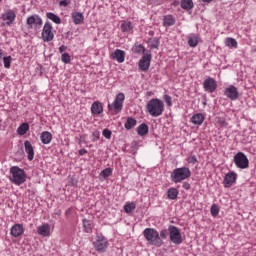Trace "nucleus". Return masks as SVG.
Wrapping results in <instances>:
<instances>
[{"label":"nucleus","mask_w":256,"mask_h":256,"mask_svg":"<svg viewBox=\"0 0 256 256\" xmlns=\"http://www.w3.org/2000/svg\"><path fill=\"white\" fill-rule=\"evenodd\" d=\"M146 111L151 115V117H161L165 111V104L162 100L153 98L148 101Z\"/></svg>","instance_id":"1"},{"label":"nucleus","mask_w":256,"mask_h":256,"mask_svg":"<svg viewBox=\"0 0 256 256\" xmlns=\"http://www.w3.org/2000/svg\"><path fill=\"white\" fill-rule=\"evenodd\" d=\"M9 180L14 185H23L27 181V174L19 166H12L10 168Z\"/></svg>","instance_id":"2"},{"label":"nucleus","mask_w":256,"mask_h":256,"mask_svg":"<svg viewBox=\"0 0 256 256\" xmlns=\"http://www.w3.org/2000/svg\"><path fill=\"white\" fill-rule=\"evenodd\" d=\"M143 235L149 245H154V247H161V245H163V239H161L157 230L146 228L143 231Z\"/></svg>","instance_id":"3"},{"label":"nucleus","mask_w":256,"mask_h":256,"mask_svg":"<svg viewBox=\"0 0 256 256\" xmlns=\"http://www.w3.org/2000/svg\"><path fill=\"white\" fill-rule=\"evenodd\" d=\"M189 177H191V170L187 167L176 168L171 174L173 183H181V181H185V179H189Z\"/></svg>","instance_id":"4"},{"label":"nucleus","mask_w":256,"mask_h":256,"mask_svg":"<svg viewBox=\"0 0 256 256\" xmlns=\"http://www.w3.org/2000/svg\"><path fill=\"white\" fill-rule=\"evenodd\" d=\"M168 235L171 243H174V245H181L183 243V236H181V232L176 226H168Z\"/></svg>","instance_id":"5"},{"label":"nucleus","mask_w":256,"mask_h":256,"mask_svg":"<svg viewBox=\"0 0 256 256\" xmlns=\"http://www.w3.org/2000/svg\"><path fill=\"white\" fill-rule=\"evenodd\" d=\"M55 39V34L53 33V25L51 22H46L42 29V40L44 43H50Z\"/></svg>","instance_id":"6"},{"label":"nucleus","mask_w":256,"mask_h":256,"mask_svg":"<svg viewBox=\"0 0 256 256\" xmlns=\"http://www.w3.org/2000/svg\"><path fill=\"white\" fill-rule=\"evenodd\" d=\"M234 163L238 169H247L249 167V159L243 152H238L234 156Z\"/></svg>","instance_id":"7"},{"label":"nucleus","mask_w":256,"mask_h":256,"mask_svg":"<svg viewBox=\"0 0 256 256\" xmlns=\"http://www.w3.org/2000/svg\"><path fill=\"white\" fill-rule=\"evenodd\" d=\"M123 101H125V94H117L114 103L108 105L109 111H111V109H114L115 113H121V110L123 109Z\"/></svg>","instance_id":"8"},{"label":"nucleus","mask_w":256,"mask_h":256,"mask_svg":"<svg viewBox=\"0 0 256 256\" xmlns=\"http://www.w3.org/2000/svg\"><path fill=\"white\" fill-rule=\"evenodd\" d=\"M93 245L96 251H98L99 253H105V251H107L109 242L105 237L97 236L96 241L93 242Z\"/></svg>","instance_id":"9"},{"label":"nucleus","mask_w":256,"mask_h":256,"mask_svg":"<svg viewBox=\"0 0 256 256\" xmlns=\"http://www.w3.org/2000/svg\"><path fill=\"white\" fill-rule=\"evenodd\" d=\"M225 97L230 99V101H237L239 99V90L234 85L228 86L224 91Z\"/></svg>","instance_id":"10"},{"label":"nucleus","mask_w":256,"mask_h":256,"mask_svg":"<svg viewBox=\"0 0 256 256\" xmlns=\"http://www.w3.org/2000/svg\"><path fill=\"white\" fill-rule=\"evenodd\" d=\"M27 25L33 29V25L35 29H41V25H43V19L39 17V15H32L26 20Z\"/></svg>","instance_id":"11"},{"label":"nucleus","mask_w":256,"mask_h":256,"mask_svg":"<svg viewBox=\"0 0 256 256\" xmlns=\"http://www.w3.org/2000/svg\"><path fill=\"white\" fill-rule=\"evenodd\" d=\"M138 65L140 71H149V67H151V54H145Z\"/></svg>","instance_id":"12"},{"label":"nucleus","mask_w":256,"mask_h":256,"mask_svg":"<svg viewBox=\"0 0 256 256\" xmlns=\"http://www.w3.org/2000/svg\"><path fill=\"white\" fill-rule=\"evenodd\" d=\"M205 91L208 93H213L215 89H217V82H215V79L208 78L203 83Z\"/></svg>","instance_id":"13"},{"label":"nucleus","mask_w":256,"mask_h":256,"mask_svg":"<svg viewBox=\"0 0 256 256\" xmlns=\"http://www.w3.org/2000/svg\"><path fill=\"white\" fill-rule=\"evenodd\" d=\"M235 181H237V174L235 172H229L224 177V187H231Z\"/></svg>","instance_id":"14"},{"label":"nucleus","mask_w":256,"mask_h":256,"mask_svg":"<svg viewBox=\"0 0 256 256\" xmlns=\"http://www.w3.org/2000/svg\"><path fill=\"white\" fill-rule=\"evenodd\" d=\"M25 152L28 155V161H33L35 157V149L33 148V145H31V142L29 140H26L24 142Z\"/></svg>","instance_id":"15"},{"label":"nucleus","mask_w":256,"mask_h":256,"mask_svg":"<svg viewBox=\"0 0 256 256\" xmlns=\"http://www.w3.org/2000/svg\"><path fill=\"white\" fill-rule=\"evenodd\" d=\"M112 59L118 61V63H123L125 61V51L121 49H116L114 53H112Z\"/></svg>","instance_id":"16"},{"label":"nucleus","mask_w":256,"mask_h":256,"mask_svg":"<svg viewBox=\"0 0 256 256\" xmlns=\"http://www.w3.org/2000/svg\"><path fill=\"white\" fill-rule=\"evenodd\" d=\"M38 235L49 237V235H51V226L49 224H43L42 226H39Z\"/></svg>","instance_id":"17"},{"label":"nucleus","mask_w":256,"mask_h":256,"mask_svg":"<svg viewBox=\"0 0 256 256\" xmlns=\"http://www.w3.org/2000/svg\"><path fill=\"white\" fill-rule=\"evenodd\" d=\"M92 115H101L103 113V104L101 102L96 101L91 106Z\"/></svg>","instance_id":"18"},{"label":"nucleus","mask_w":256,"mask_h":256,"mask_svg":"<svg viewBox=\"0 0 256 256\" xmlns=\"http://www.w3.org/2000/svg\"><path fill=\"white\" fill-rule=\"evenodd\" d=\"M40 139L43 145H49V143H51L53 140V134H51L49 131H44L41 133Z\"/></svg>","instance_id":"19"},{"label":"nucleus","mask_w":256,"mask_h":256,"mask_svg":"<svg viewBox=\"0 0 256 256\" xmlns=\"http://www.w3.org/2000/svg\"><path fill=\"white\" fill-rule=\"evenodd\" d=\"M15 17V12L11 10L2 15V19L3 21H6V25H11V23L15 21Z\"/></svg>","instance_id":"20"},{"label":"nucleus","mask_w":256,"mask_h":256,"mask_svg":"<svg viewBox=\"0 0 256 256\" xmlns=\"http://www.w3.org/2000/svg\"><path fill=\"white\" fill-rule=\"evenodd\" d=\"M72 21L74 25H81L85 21V16L81 12H74L72 13Z\"/></svg>","instance_id":"21"},{"label":"nucleus","mask_w":256,"mask_h":256,"mask_svg":"<svg viewBox=\"0 0 256 256\" xmlns=\"http://www.w3.org/2000/svg\"><path fill=\"white\" fill-rule=\"evenodd\" d=\"M11 235L13 237H20V235H23V225L21 224H15L11 228Z\"/></svg>","instance_id":"22"},{"label":"nucleus","mask_w":256,"mask_h":256,"mask_svg":"<svg viewBox=\"0 0 256 256\" xmlns=\"http://www.w3.org/2000/svg\"><path fill=\"white\" fill-rule=\"evenodd\" d=\"M147 133H149V126L146 123L140 124L137 128V134L140 137H145V135H147Z\"/></svg>","instance_id":"23"},{"label":"nucleus","mask_w":256,"mask_h":256,"mask_svg":"<svg viewBox=\"0 0 256 256\" xmlns=\"http://www.w3.org/2000/svg\"><path fill=\"white\" fill-rule=\"evenodd\" d=\"M191 121L194 123V125H202L203 121H205V116H203L201 113L195 114L192 116Z\"/></svg>","instance_id":"24"},{"label":"nucleus","mask_w":256,"mask_h":256,"mask_svg":"<svg viewBox=\"0 0 256 256\" xmlns=\"http://www.w3.org/2000/svg\"><path fill=\"white\" fill-rule=\"evenodd\" d=\"M163 25L164 27H171L172 25H175V18L171 15H167L163 19Z\"/></svg>","instance_id":"25"},{"label":"nucleus","mask_w":256,"mask_h":256,"mask_svg":"<svg viewBox=\"0 0 256 256\" xmlns=\"http://www.w3.org/2000/svg\"><path fill=\"white\" fill-rule=\"evenodd\" d=\"M135 125H137V120L133 117H128L124 127L129 131V129H133Z\"/></svg>","instance_id":"26"},{"label":"nucleus","mask_w":256,"mask_h":256,"mask_svg":"<svg viewBox=\"0 0 256 256\" xmlns=\"http://www.w3.org/2000/svg\"><path fill=\"white\" fill-rule=\"evenodd\" d=\"M47 18L50 19V21H53V23H56V25H60L61 23V18H59V16H57V14L52 13V12H48L46 14Z\"/></svg>","instance_id":"27"},{"label":"nucleus","mask_w":256,"mask_h":256,"mask_svg":"<svg viewBox=\"0 0 256 256\" xmlns=\"http://www.w3.org/2000/svg\"><path fill=\"white\" fill-rule=\"evenodd\" d=\"M168 199L175 200L179 195V190L177 188H170L167 191Z\"/></svg>","instance_id":"28"},{"label":"nucleus","mask_w":256,"mask_h":256,"mask_svg":"<svg viewBox=\"0 0 256 256\" xmlns=\"http://www.w3.org/2000/svg\"><path fill=\"white\" fill-rule=\"evenodd\" d=\"M29 131V123H22L20 127H18L17 133L18 135H25Z\"/></svg>","instance_id":"29"},{"label":"nucleus","mask_w":256,"mask_h":256,"mask_svg":"<svg viewBox=\"0 0 256 256\" xmlns=\"http://www.w3.org/2000/svg\"><path fill=\"white\" fill-rule=\"evenodd\" d=\"M181 7L187 11H189V9H193V0H182Z\"/></svg>","instance_id":"30"},{"label":"nucleus","mask_w":256,"mask_h":256,"mask_svg":"<svg viewBox=\"0 0 256 256\" xmlns=\"http://www.w3.org/2000/svg\"><path fill=\"white\" fill-rule=\"evenodd\" d=\"M188 45L189 47H195L196 45H199V39L195 35H191L188 38Z\"/></svg>","instance_id":"31"},{"label":"nucleus","mask_w":256,"mask_h":256,"mask_svg":"<svg viewBox=\"0 0 256 256\" xmlns=\"http://www.w3.org/2000/svg\"><path fill=\"white\" fill-rule=\"evenodd\" d=\"M225 45L230 48L237 47V40L235 38H226Z\"/></svg>","instance_id":"32"},{"label":"nucleus","mask_w":256,"mask_h":256,"mask_svg":"<svg viewBox=\"0 0 256 256\" xmlns=\"http://www.w3.org/2000/svg\"><path fill=\"white\" fill-rule=\"evenodd\" d=\"M136 209V205L135 203H128L124 206V211L125 213H133V211H135Z\"/></svg>","instance_id":"33"},{"label":"nucleus","mask_w":256,"mask_h":256,"mask_svg":"<svg viewBox=\"0 0 256 256\" xmlns=\"http://www.w3.org/2000/svg\"><path fill=\"white\" fill-rule=\"evenodd\" d=\"M83 228L86 233H91L92 228H91V221L84 219L83 220Z\"/></svg>","instance_id":"34"},{"label":"nucleus","mask_w":256,"mask_h":256,"mask_svg":"<svg viewBox=\"0 0 256 256\" xmlns=\"http://www.w3.org/2000/svg\"><path fill=\"white\" fill-rule=\"evenodd\" d=\"M13 61V58L11 56L8 57H3V63L5 69H10L11 68V62Z\"/></svg>","instance_id":"35"},{"label":"nucleus","mask_w":256,"mask_h":256,"mask_svg":"<svg viewBox=\"0 0 256 256\" xmlns=\"http://www.w3.org/2000/svg\"><path fill=\"white\" fill-rule=\"evenodd\" d=\"M210 213L212 217H217V215H219V206L217 204H213L210 208Z\"/></svg>","instance_id":"36"},{"label":"nucleus","mask_w":256,"mask_h":256,"mask_svg":"<svg viewBox=\"0 0 256 256\" xmlns=\"http://www.w3.org/2000/svg\"><path fill=\"white\" fill-rule=\"evenodd\" d=\"M150 43V47H152V49H157L159 47V38H151L149 40Z\"/></svg>","instance_id":"37"},{"label":"nucleus","mask_w":256,"mask_h":256,"mask_svg":"<svg viewBox=\"0 0 256 256\" xmlns=\"http://www.w3.org/2000/svg\"><path fill=\"white\" fill-rule=\"evenodd\" d=\"M113 173V170H111V168H106V169H104L101 173H100V175L102 176V177H104V179H107V177H111V174Z\"/></svg>","instance_id":"38"},{"label":"nucleus","mask_w":256,"mask_h":256,"mask_svg":"<svg viewBox=\"0 0 256 256\" xmlns=\"http://www.w3.org/2000/svg\"><path fill=\"white\" fill-rule=\"evenodd\" d=\"M133 51H134V53H138V54L145 53V47H143V45H141V44L135 45L133 47Z\"/></svg>","instance_id":"39"},{"label":"nucleus","mask_w":256,"mask_h":256,"mask_svg":"<svg viewBox=\"0 0 256 256\" xmlns=\"http://www.w3.org/2000/svg\"><path fill=\"white\" fill-rule=\"evenodd\" d=\"M122 31H131V22H123L121 24Z\"/></svg>","instance_id":"40"},{"label":"nucleus","mask_w":256,"mask_h":256,"mask_svg":"<svg viewBox=\"0 0 256 256\" xmlns=\"http://www.w3.org/2000/svg\"><path fill=\"white\" fill-rule=\"evenodd\" d=\"M61 60L63 63H71V56H69V53H64L61 56Z\"/></svg>","instance_id":"41"},{"label":"nucleus","mask_w":256,"mask_h":256,"mask_svg":"<svg viewBox=\"0 0 256 256\" xmlns=\"http://www.w3.org/2000/svg\"><path fill=\"white\" fill-rule=\"evenodd\" d=\"M103 137H105V139H111V130L109 129H104L102 132Z\"/></svg>","instance_id":"42"},{"label":"nucleus","mask_w":256,"mask_h":256,"mask_svg":"<svg viewBox=\"0 0 256 256\" xmlns=\"http://www.w3.org/2000/svg\"><path fill=\"white\" fill-rule=\"evenodd\" d=\"M169 235V229H164L160 232V239H167Z\"/></svg>","instance_id":"43"},{"label":"nucleus","mask_w":256,"mask_h":256,"mask_svg":"<svg viewBox=\"0 0 256 256\" xmlns=\"http://www.w3.org/2000/svg\"><path fill=\"white\" fill-rule=\"evenodd\" d=\"M101 136V133L99 132V131H94L93 133H92V141H99V137Z\"/></svg>","instance_id":"44"},{"label":"nucleus","mask_w":256,"mask_h":256,"mask_svg":"<svg viewBox=\"0 0 256 256\" xmlns=\"http://www.w3.org/2000/svg\"><path fill=\"white\" fill-rule=\"evenodd\" d=\"M164 101L166 102V104L168 105V107H171V105H172L171 96H169V95H164Z\"/></svg>","instance_id":"45"},{"label":"nucleus","mask_w":256,"mask_h":256,"mask_svg":"<svg viewBox=\"0 0 256 256\" xmlns=\"http://www.w3.org/2000/svg\"><path fill=\"white\" fill-rule=\"evenodd\" d=\"M188 163H191L192 165H195V163H197V157L195 156H190L187 159Z\"/></svg>","instance_id":"46"},{"label":"nucleus","mask_w":256,"mask_h":256,"mask_svg":"<svg viewBox=\"0 0 256 256\" xmlns=\"http://www.w3.org/2000/svg\"><path fill=\"white\" fill-rule=\"evenodd\" d=\"M218 123L222 125V127H226L227 122L225 121V118H219Z\"/></svg>","instance_id":"47"},{"label":"nucleus","mask_w":256,"mask_h":256,"mask_svg":"<svg viewBox=\"0 0 256 256\" xmlns=\"http://www.w3.org/2000/svg\"><path fill=\"white\" fill-rule=\"evenodd\" d=\"M183 189H186V191H189V189H191V184H189V182H185L183 184Z\"/></svg>","instance_id":"48"},{"label":"nucleus","mask_w":256,"mask_h":256,"mask_svg":"<svg viewBox=\"0 0 256 256\" xmlns=\"http://www.w3.org/2000/svg\"><path fill=\"white\" fill-rule=\"evenodd\" d=\"M64 51H67V46H65V45L60 46L59 47V52L64 53Z\"/></svg>","instance_id":"49"},{"label":"nucleus","mask_w":256,"mask_h":256,"mask_svg":"<svg viewBox=\"0 0 256 256\" xmlns=\"http://www.w3.org/2000/svg\"><path fill=\"white\" fill-rule=\"evenodd\" d=\"M60 7H67V5H69V3H67L65 0L60 1L59 3Z\"/></svg>","instance_id":"50"},{"label":"nucleus","mask_w":256,"mask_h":256,"mask_svg":"<svg viewBox=\"0 0 256 256\" xmlns=\"http://www.w3.org/2000/svg\"><path fill=\"white\" fill-rule=\"evenodd\" d=\"M87 151L85 149L79 150V155H86Z\"/></svg>","instance_id":"51"},{"label":"nucleus","mask_w":256,"mask_h":256,"mask_svg":"<svg viewBox=\"0 0 256 256\" xmlns=\"http://www.w3.org/2000/svg\"><path fill=\"white\" fill-rule=\"evenodd\" d=\"M203 3H213V0H202Z\"/></svg>","instance_id":"52"},{"label":"nucleus","mask_w":256,"mask_h":256,"mask_svg":"<svg viewBox=\"0 0 256 256\" xmlns=\"http://www.w3.org/2000/svg\"><path fill=\"white\" fill-rule=\"evenodd\" d=\"M3 59V50L0 49V61Z\"/></svg>","instance_id":"53"},{"label":"nucleus","mask_w":256,"mask_h":256,"mask_svg":"<svg viewBox=\"0 0 256 256\" xmlns=\"http://www.w3.org/2000/svg\"><path fill=\"white\" fill-rule=\"evenodd\" d=\"M71 214V209L66 210V215H70Z\"/></svg>","instance_id":"54"},{"label":"nucleus","mask_w":256,"mask_h":256,"mask_svg":"<svg viewBox=\"0 0 256 256\" xmlns=\"http://www.w3.org/2000/svg\"><path fill=\"white\" fill-rule=\"evenodd\" d=\"M148 97H151L153 95V92H147Z\"/></svg>","instance_id":"55"},{"label":"nucleus","mask_w":256,"mask_h":256,"mask_svg":"<svg viewBox=\"0 0 256 256\" xmlns=\"http://www.w3.org/2000/svg\"><path fill=\"white\" fill-rule=\"evenodd\" d=\"M3 0H0V3L2 2Z\"/></svg>","instance_id":"56"}]
</instances>
